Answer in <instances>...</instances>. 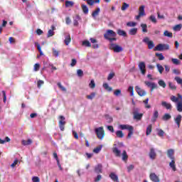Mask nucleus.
I'll return each mask as SVG.
<instances>
[{"mask_svg":"<svg viewBox=\"0 0 182 182\" xmlns=\"http://www.w3.org/2000/svg\"><path fill=\"white\" fill-rule=\"evenodd\" d=\"M167 156L171 160L169 163V166L172 168L173 171H177V168L176 167V157H174V149H168Z\"/></svg>","mask_w":182,"mask_h":182,"instance_id":"nucleus-1","label":"nucleus"},{"mask_svg":"<svg viewBox=\"0 0 182 182\" xmlns=\"http://www.w3.org/2000/svg\"><path fill=\"white\" fill-rule=\"evenodd\" d=\"M178 97L174 95L171 96V102L173 103H176V110H178L180 113L182 112V95L180 94L177 95Z\"/></svg>","mask_w":182,"mask_h":182,"instance_id":"nucleus-2","label":"nucleus"},{"mask_svg":"<svg viewBox=\"0 0 182 182\" xmlns=\"http://www.w3.org/2000/svg\"><path fill=\"white\" fill-rule=\"evenodd\" d=\"M119 129H121V130H129L127 139H132V136H133V133H134V128L133 126L129 124H121L119 125Z\"/></svg>","mask_w":182,"mask_h":182,"instance_id":"nucleus-3","label":"nucleus"},{"mask_svg":"<svg viewBox=\"0 0 182 182\" xmlns=\"http://www.w3.org/2000/svg\"><path fill=\"white\" fill-rule=\"evenodd\" d=\"M109 49L110 50H113L114 53H120V52H123V50H124L123 47L114 43H109Z\"/></svg>","mask_w":182,"mask_h":182,"instance_id":"nucleus-4","label":"nucleus"},{"mask_svg":"<svg viewBox=\"0 0 182 182\" xmlns=\"http://www.w3.org/2000/svg\"><path fill=\"white\" fill-rule=\"evenodd\" d=\"M95 133L97 137L100 139V140H103V139H105V129H103V127L95 129Z\"/></svg>","mask_w":182,"mask_h":182,"instance_id":"nucleus-5","label":"nucleus"},{"mask_svg":"<svg viewBox=\"0 0 182 182\" xmlns=\"http://www.w3.org/2000/svg\"><path fill=\"white\" fill-rule=\"evenodd\" d=\"M170 49V46L168 44H158L154 49V50H159L160 52L163 50H168Z\"/></svg>","mask_w":182,"mask_h":182,"instance_id":"nucleus-6","label":"nucleus"},{"mask_svg":"<svg viewBox=\"0 0 182 182\" xmlns=\"http://www.w3.org/2000/svg\"><path fill=\"white\" fill-rule=\"evenodd\" d=\"M59 122H58V126L61 132H65V125L66 124V121H65L66 119L65 117L60 115L59 117Z\"/></svg>","mask_w":182,"mask_h":182,"instance_id":"nucleus-7","label":"nucleus"},{"mask_svg":"<svg viewBox=\"0 0 182 182\" xmlns=\"http://www.w3.org/2000/svg\"><path fill=\"white\" fill-rule=\"evenodd\" d=\"M116 32L113 30H107L106 33L104 34L105 39L108 40L109 38H116Z\"/></svg>","mask_w":182,"mask_h":182,"instance_id":"nucleus-8","label":"nucleus"},{"mask_svg":"<svg viewBox=\"0 0 182 182\" xmlns=\"http://www.w3.org/2000/svg\"><path fill=\"white\" fill-rule=\"evenodd\" d=\"M144 85H146L147 87H149L151 89V92H152L154 90V89H157L159 87V86L157 85V84H156V82H153L150 81H145Z\"/></svg>","mask_w":182,"mask_h":182,"instance_id":"nucleus-9","label":"nucleus"},{"mask_svg":"<svg viewBox=\"0 0 182 182\" xmlns=\"http://www.w3.org/2000/svg\"><path fill=\"white\" fill-rule=\"evenodd\" d=\"M132 114L134 120H141V118L143 117V114L139 113V108H134Z\"/></svg>","mask_w":182,"mask_h":182,"instance_id":"nucleus-10","label":"nucleus"},{"mask_svg":"<svg viewBox=\"0 0 182 182\" xmlns=\"http://www.w3.org/2000/svg\"><path fill=\"white\" fill-rule=\"evenodd\" d=\"M142 42L147 44L148 49H153V48H154V42H153V41H150V38H149V37H145L142 40Z\"/></svg>","mask_w":182,"mask_h":182,"instance_id":"nucleus-11","label":"nucleus"},{"mask_svg":"<svg viewBox=\"0 0 182 182\" xmlns=\"http://www.w3.org/2000/svg\"><path fill=\"white\" fill-rule=\"evenodd\" d=\"M138 66L141 75H146V63L144 62H140Z\"/></svg>","mask_w":182,"mask_h":182,"instance_id":"nucleus-12","label":"nucleus"},{"mask_svg":"<svg viewBox=\"0 0 182 182\" xmlns=\"http://www.w3.org/2000/svg\"><path fill=\"white\" fill-rule=\"evenodd\" d=\"M95 173L97 174H100V173H103V165L102 164H98L94 169Z\"/></svg>","mask_w":182,"mask_h":182,"instance_id":"nucleus-13","label":"nucleus"},{"mask_svg":"<svg viewBox=\"0 0 182 182\" xmlns=\"http://www.w3.org/2000/svg\"><path fill=\"white\" fill-rule=\"evenodd\" d=\"M135 90L139 96H146V91L140 88V87L136 86Z\"/></svg>","mask_w":182,"mask_h":182,"instance_id":"nucleus-14","label":"nucleus"},{"mask_svg":"<svg viewBox=\"0 0 182 182\" xmlns=\"http://www.w3.org/2000/svg\"><path fill=\"white\" fill-rule=\"evenodd\" d=\"M149 178L153 182H160V178L154 173L149 175Z\"/></svg>","mask_w":182,"mask_h":182,"instance_id":"nucleus-15","label":"nucleus"},{"mask_svg":"<svg viewBox=\"0 0 182 182\" xmlns=\"http://www.w3.org/2000/svg\"><path fill=\"white\" fill-rule=\"evenodd\" d=\"M65 44L66 45V46H68L69 45V43H70V42H72V38H70V34L66 33H65V38L64 40Z\"/></svg>","mask_w":182,"mask_h":182,"instance_id":"nucleus-16","label":"nucleus"},{"mask_svg":"<svg viewBox=\"0 0 182 182\" xmlns=\"http://www.w3.org/2000/svg\"><path fill=\"white\" fill-rule=\"evenodd\" d=\"M161 105L163 106V107H165V109H166L167 110H171V108L173 107L171 103H168L166 101H163L161 102Z\"/></svg>","mask_w":182,"mask_h":182,"instance_id":"nucleus-17","label":"nucleus"},{"mask_svg":"<svg viewBox=\"0 0 182 182\" xmlns=\"http://www.w3.org/2000/svg\"><path fill=\"white\" fill-rule=\"evenodd\" d=\"M181 114H178L176 118H174L175 123H176L178 128H180V124L181 123Z\"/></svg>","mask_w":182,"mask_h":182,"instance_id":"nucleus-18","label":"nucleus"},{"mask_svg":"<svg viewBox=\"0 0 182 182\" xmlns=\"http://www.w3.org/2000/svg\"><path fill=\"white\" fill-rule=\"evenodd\" d=\"M112 152L114 153V154H115L116 157H120V156H122V151L119 150L117 147H114L112 149Z\"/></svg>","mask_w":182,"mask_h":182,"instance_id":"nucleus-19","label":"nucleus"},{"mask_svg":"<svg viewBox=\"0 0 182 182\" xmlns=\"http://www.w3.org/2000/svg\"><path fill=\"white\" fill-rule=\"evenodd\" d=\"M87 5L90 6H93L95 4H100V0H86Z\"/></svg>","mask_w":182,"mask_h":182,"instance_id":"nucleus-20","label":"nucleus"},{"mask_svg":"<svg viewBox=\"0 0 182 182\" xmlns=\"http://www.w3.org/2000/svg\"><path fill=\"white\" fill-rule=\"evenodd\" d=\"M156 156H157V154H156V151H154V149L151 148L149 152L150 159H151L152 160H154V159H156Z\"/></svg>","mask_w":182,"mask_h":182,"instance_id":"nucleus-21","label":"nucleus"},{"mask_svg":"<svg viewBox=\"0 0 182 182\" xmlns=\"http://www.w3.org/2000/svg\"><path fill=\"white\" fill-rule=\"evenodd\" d=\"M117 33L119 36H124V38H126L127 36V33H126V31H124V30H122V29H118L117 31Z\"/></svg>","mask_w":182,"mask_h":182,"instance_id":"nucleus-22","label":"nucleus"},{"mask_svg":"<svg viewBox=\"0 0 182 182\" xmlns=\"http://www.w3.org/2000/svg\"><path fill=\"white\" fill-rule=\"evenodd\" d=\"M99 14H100V8L97 7L92 13V18H96V16H99Z\"/></svg>","mask_w":182,"mask_h":182,"instance_id":"nucleus-23","label":"nucleus"},{"mask_svg":"<svg viewBox=\"0 0 182 182\" xmlns=\"http://www.w3.org/2000/svg\"><path fill=\"white\" fill-rule=\"evenodd\" d=\"M137 31H138L137 28H130L129 31V35H131V36L137 35Z\"/></svg>","mask_w":182,"mask_h":182,"instance_id":"nucleus-24","label":"nucleus"},{"mask_svg":"<svg viewBox=\"0 0 182 182\" xmlns=\"http://www.w3.org/2000/svg\"><path fill=\"white\" fill-rule=\"evenodd\" d=\"M33 141L32 139H28L26 140H22L21 141V144H23V146H29L31 144H32Z\"/></svg>","mask_w":182,"mask_h":182,"instance_id":"nucleus-25","label":"nucleus"},{"mask_svg":"<svg viewBox=\"0 0 182 182\" xmlns=\"http://www.w3.org/2000/svg\"><path fill=\"white\" fill-rule=\"evenodd\" d=\"M109 177L111 179L113 180V181H119V177L114 173H111L109 174Z\"/></svg>","mask_w":182,"mask_h":182,"instance_id":"nucleus-26","label":"nucleus"},{"mask_svg":"<svg viewBox=\"0 0 182 182\" xmlns=\"http://www.w3.org/2000/svg\"><path fill=\"white\" fill-rule=\"evenodd\" d=\"M116 136L118 139H123V137H124V134L123 133V131L118 130L116 132Z\"/></svg>","mask_w":182,"mask_h":182,"instance_id":"nucleus-27","label":"nucleus"},{"mask_svg":"<svg viewBox=\"0 0 182 182\" xmlns=\"http://www.w3.org/2000/svg\"><path fill=\"white\" fill-rule=\"evenodd\" d=\"M139 14L142 16H146V12H144V6H141L139 9Z\"/></svg>","mask_w":182,"mask_h":182,"instance_id":"nucleus-28","label":"nucleus"},{"mask_svg":"<svg viewBox=\"0 0 182 182\" xmlns=\"http://www.w3.org/2000/svg\"><path fill=\"white\" fill-rule=\"evenodd\" d=\"M153 130V126L151 124L148 125L146 127V136H149V134H151V132Z\"/></svg>","mask_w":182,"mask_h":182,"instance_id":"nucleus-29","label":"nucleus"},{"mask_svg":"<svg viewBox=\"0 0 182 182\" xmlns=\"http://www.w3.org/2000/svg\"><path fill=\"white\" fill-rule=\"evenodd\" d=\"M81 8L82 9V11L83 13L85 14V15H87V14H89V8H87V6L85 5V4H82L81 6Z\"/></svg>","mask_w":182,"mask_h":182,"instance_id":"nucleus-30","label":"nucleus"},{"mask_svg":"<svg viewBox=\"0 0 182 182\" xmlns=\"http://www.w3.org/2000/svg\"><path fill=\"white\" fill-rule=\"evenodd\" d=\"M36 46H37V49L40 53V56H43V52H42V48H41V44L39 43H35Z\"/></svg>","mask_w":182,"mask_h":182,"instance_id":"nucleus-31","label":"nucleus"},{"mask_svg":"<svg viewBox=\"0 0 182 182\" xmlns=\"http://www.w3.org/2000/svg\"><path fill=\"white\" fill-rule=\"evenodd\" d=\"M158 118H159V111L155 110L154 112V114H153V117H152V122H156Z\"/></svg>","mask_w":182,"mask_h":182,"instance_id":"nucleus-32","label":"nucleus"},{"mask_svg":"<svg viewBox=\"0 0 182 182\" xmlns=\"http://www.w3.org/2000/svg\"><path fill=\"white\" fill-rule=\"evenodd\" d=\"M127 159H129L127 152L126 151V150H124L122 152V160H123V161H127Z\"/></svg>","mask_w":182,"mask_h":182,"instance_id":"nucleus-33","label":"nucleus"},{"mask_svg":"<svg viewBox=\"0 0 182 182\" xmlns=\"http://www.w3.org/2000/svg\"><path fill=\"white\" fill-rule=\"evenodd\" d=\"M170 119H171V115H170V114L166 113L162 117V120L164 122H167V120H170Z\"/></svg>","mask_w":182,"mask_h":182,"instance_id":"nucleus-34","label":"nucleus"},{"mask_svg":"<svg viewBox=\"0 0 182 182\" xmlns=\"http://www.w3.org/2000/svg\"><path fill=\"white\" fill-rule=\"evenodd\" d=\"M102 86L105 89V90H107V92H112L113 90V88H112V87H109V84L107 83H104Z\"/></svg>","mask_w":182,"mask_h":182,"instance_id":"nucleus-35","label":"nucleus"},{"mask_svg":"<svg viewBox=\"0 0 182 182\" xmlns=\"http://www.w3.org/2000/svg\"><path fill=\"white\" fill-rule=\"evenodd\" d=\"M82 46H85L86 48H90L92 46V44H90V42L87 40L82 41Z\"/></svg>","mask_w":182,"mask_h":182,"instance_id":"nucleus-36","label":"nucleus"},{"mask_svg":"<svg viewBox=\"0 0 182 182\" xmlns=\"http://www.w3.org/2000/svg\"><path fill=\"white\" fill-rule=\"evenodd\" d=\"M130 6V4L126 3V2H124L122 4V6L121 7V9L122 11H126V9H127L128 8H129Z\"/></svg>","mask_w":182,"mask_h":182,"instance_id":"nucleus-37","label":"nucleus"},{"mask_svg":"<svg viewBox=\"0 0 182 182\" xmlns=\"http://www.w3.org/2000/svg\"><path fill=\"white\" fill-rule=\"evenodd\" d=\"M137 25V23L134 21H129L127 23V26H129V28H134Z\"/></svg>","mask_w":182,"mask_h":182,"instance_id":"nucleus-38","label":"nucleus"},{"mask_svg":"<svg viewBox=\"0 0 182 182\" xmlns=\"http://www.w3.org/2000/svg\"><path fill=\"white\" fill-rule=\"evenodd\" d=\"M96 96V92H92L90 95H87V99H88V100H93V99H95V97Z\"/></svg>","mask_w":182,"mask_h":182,"instance_id":"nucleus-39","label":"nucleus"},{"mask_svg":"<svg viewBox=\"0 0 182 182\" xmlns=\"http://www.w3.org/2000/svg\"><path fill=\"white\" fill-rule=\"evenodd\" d=\"M80 21V16H77L76 19H74V21H73L74 26H79V21Z\"/></svg>","mask_w":182,"mask_h":182,"instance_id":"nucleus-40","label":"nucleus"},{"mask_svg":"<svg viewBox=\"0 0 182 182\" xmlns=\"http://www.w3.org/2000/svg\"><path fill=\"white\" fill-rule=\"evenodd\" d=\"M141 28L142 32H144V33H147V24L141 23Z\"/></svg>","mask_w":182,"mask_h":182,"instance_id":"nucleus-41","label":"nucleus"},{"mask_svg":"<svg viewBox=\"0 0 182 182\" xmlns=\"http://www.w3.org/2000/svg\"><path fill=\"white\" fill-rule=\"evenodd\" d=\"M143 103L145 105L146 109H150L151 107V106L149 105V98H146L145 100H144Z\"/></svg>","mask_w":182,"mask_h":182,"instance_id":"nucleus-42","label":"nucleus"},{"mask_svg":"<svg viewBox=\"0 0 182 182\" xmlns=\"http://www.w3.org/2000/svg\"><path fill=\"white\" fill-rule=\"evenodd\" d=\"M156 68H157L159 73H161V74L163 73V72L164 71V68H163L161 66V65H160V64H157Z\"/></svg>","mask_w":182,"mask_h":182,"instance_id":"nucleus-43","label":"nucleus"},{"mask_svg":"<svg viewBox=\"0 0 182 182\" xmlns=\"http://www.w3.org/2000/svg\"><path fill=\"white\" fill-rule=\"evenodd\" d=\"M155 55L157 58H159V60H164V55H163V53H156Z\"/></svg>","mask_w":182,"mask_h":182,"instance_id":"nucleus-44","label":"nucleus"},{"mask_svg":"<svg viewBox=\"0 0 182 182\" xmlns=\"http://www.w3.org/2000/svg\"><path fill=\"white\" fill-rule=\"evenodd\" d=\"M164 35L168 38H173V33H170L168 31H165Z\"/></svg>","mask_w":182,"mask_h":182,"instance_id":"nucleus-45","label":"nucleus"},{"mask_svg":"<svg viewBox=\"0 0 182 182\" xmlns=\"http://www.w3.org/2000/svg\"><path fill=\"white\" fill-rule=\"evenodd\" d=\"M171 62L173 65H180V63H181V62L177 58H172Z\"/></svg>","mask_w":182,"mask_h":182,"instance_id":"nucleus-46","label":"nucleus"},{"mask_svg":"<svg viewBox=\"0 0 182 182\" xmlns=\"http://www.w3.org/2000/svg\"><path fill=\"white\" fill-rule=\"evenodd\" d=\"M128 91L130 92V96H134V90L133 86H129L128 88Z\"/></svg>","mask_w":182,"mask_h":182,"instance_id":"nucleus-47","label":"nucleus"},{"mask_svg":"<svg viewBox=\"0 0 182 182\" xmlns=\"http://www.w3.org/2000/svg\"><path fill=\"white\" fill-rule=\"evenodd\" d=\"M57 86H58L59 89H60V90H62L63 92H66V88L63 86L62 83L58 82Z\"/></svg>","mask_w":182,"mask_h":182,"instance_id":"nucleus-48","label":"nucleus"},{"mask_svg":"<svg viewBox=\"0 0 182 182\" xmlns=\"http://www.w3.org/2000/svg\"><path fill=\"white\" fill-rule=\"evenodd\" d=\"M89 87H90V89H95V87H96V83H95V80H92L90 83L89 84Z\"/></svg>","mask_w":182,"mask_h":182,"instance_id":"nucleus-49","label":"nucleus"},{"mask_svg":"<svg viewBox=\"0 0 182 182\" xmlns=\"http://www.w3.org/2000/svg\"><path fill=\"white\" fill-rule=\"evenodd\" d=\"M159 86H161V87H164L165 88L166 85V82L163 80H160L159 82H158Z\"/></svg>","mask_w":182,"mask_h":182,"instance_id":"nucleus-50","label":"nucleus"},{"mask_svg":"<svg viewBox=\"0 0 182 182\" xmlns=\"http://www.w3.org/2000/svg\"><path fill=\"white\" fill-rule=\"evenodd\" d=\"M55 35V31L53 30H49L47 34V38H50Z\"/></svg>","mask_w":182,"mask_h":182,"instance_id":"nucleus-51","label":"nucleus"},{"mask_svg":"<svg viewBox=\"0 0 182 182\" xmlns=\"http://www.w3.org/2000/svg\"><path fill=\"white\" fill-rule=\"evenodd\" d=\"M65 6H66V8H69V6H73V1H66Z\"/></svg>","mask_w":182,"mask_h":182,"instance_id":"nucleus-52","label":"nucleus"},{"mask_svg":"<svg viewBox=\"0 0 182 182\" xmlns=\"http://www.w3.org/2000/svg\"><path fill=\"white\" fill-rule=\"evenodd\" d=\"M59 50H57L55 48H53V56H55L56 58H58V56H59Z\"/></svg>","mask_w":182,"mask_h":182,"instance_id":"nucleus-53","label":"nucleus"},{"mask_svg":"<svg viewBox=\"0 0 182 182\" xmlns=\"http://www.w3.org/2000/svg\"><path fill=\"white\" fill-rule=\"evenodd\" d=\"M172 73L174 74V75H181V71L179 70V69H173L172 70Z\"/></svg>","mask_w":182,"mask_h":182,"instance_id":"nucleus-54","label":"nucleus"},{"mask_svg":"<svg viewBox=\"0 0 182 182\" xmlns=\"http://www.w3.org/2000/svg\"><path fill=\"white\" fill-rule=\"evenodd\" d=\"M158 136L159 137H164V131H163L162 129H159L158 130Z\"/></svg>","mask_w":182,"mask_h":182,"instance_id":"nucleus-55","label":"nucleus"},{"mask_svg":"<svg viewBox=\"0 0 182 182\" xmlns=\"http://www.w3.org/2000/svg\"><path fill=\"white\" fill-rule=\"evenodd\" d=\"M150 21H151V22H153V23H157V19L156 18V16H151L149 17Z\"/></svg>","mask_w":182,"mask_h":182,"instance_id":"nucleus-56","label":"nucleus"},{"mask_svg":"<svg viewBox=\"0 0 182 182\" xmlns=\"http://www.w3.org/2000/svg\"><path fill=\"white\" fill-rule=\"evenodd\" d=\"M101 150H102V146L96 147L93 149V153H96V154H97V153H99Z\"/></svg>","mask_w":182,"mask_h":182,"instance_id":"nucleus-57","label":"nucleus"},{"mask_svg":"<svg viewBox=\"0 0 182 182\" xmlns=\"http://www.w3.org/2000/svg\"><path fill=\"white\" fill-rule=\"evenodd\" d=\"M181 24H177L174 26L173 29L174 31H181Z\"/></svg>","mask_w":182,"mask_h":182,"instance_id":"nucleus-58","label":"nucleus"},{"mask_svg":"<svg viewBox=\"0 0 182 182\" xmlns=\"http://www.w3.org/2000/svg\"><path fill=\"white\" fill-rule=\"evenodd\" d=\"M77 75L79 76V77H82L83 76V70L79 69L77 70Z\"/></svg>","mask_w":182,"mask_h":182,"instance_id":"nucleus-59","label":"nucleus"},{"mask_svg":"<svg viewBox=\"0 0 182 182\" xmlns=\"http://www.w3.org/2000/svg\"><path fill=\"white\" fill-rule=\"evenodd\" d=\"M114 96H120V95H122V90H116L114 92Z\"/></svg>","mask_w":182,"mask_h":182,"instance_id":"nucleus-60","label":"nucleus"},{"mask_svg":"<svg viewBox=\"0 0 182 182\" xmlns=\"http://www.w3.org/2000/svg\"><path fill=\"white\" fill-rule=\"evenodd\" d=\"M40 68H41V65H39V63H36L34 65V71L38 72V70H39Z\"/></svg>","mask_w":182,"mask_h":182,"instance_id":"nucleus-61","label":"nucleus"},{"mask_svg":"<svg viewBox=\"0 0 182 182\" xmlns=\"http://www.w3.org/2000/svg\"><path fill=\"white\" fill-rule=\"evenodd\" d=\"M168 85H169V87H170V89H171V90H176V89H177V87H176L174 85V84H173L172 82H169Z\"/></svg>","mask_w":182,"mask_h":182,"instance_id":"nucleus-62","label":"nucleus"},{"mask_svg":"<svg viewBox=\"0 0 182 182\" xmlns=\"http://www.w3.org/2000/svg\"><path fill=\"white\" fill-rule=\"evenodd\" d=\"M43 83H45V82H43V80H39L37 82V86L38 88H41V87L42 86V85H43Z\"/></svg>","mask_w":182,"mask_h":182,"instance_id":"nucleus-63","label":"nucleus"},{"mask_svg":"<svg viewBox=\"0 0 182 182\" xmlns=\"http://www.w3.org/2000/svg\"><path fill=\"white\" fill-rule=\"evenodd\" d=\"M32 181L33 182H41V179L38 176H33L32 178Z\"/></svg>","mask_w":182,"mask_h":182,"instance_id":"nucleus-64","label":"nucleus"}]
</instances>
